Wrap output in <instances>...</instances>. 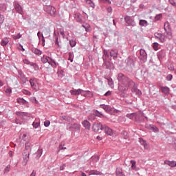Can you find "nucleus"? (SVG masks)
<instances>
[{"label": "nucleus", "instance_id": "f257e3e1", "mask_svg": "<svg viewBox=\"0 0 176 176\" xmlns=\"http://www.w3.org/2000/svg\"><path fill=\"white\" fill-rule=\"evenodd\" d=\"M41 61L43 63V64H46V63H48V64L51 65L52 68H57V66L58 65V63L56 62V60L46 55H43V56H41Z\"/></svg>", "mask_w": 176, "mask_h": 176}, {"label": "nucleus", "instance_id": "f03ea898", "mask_svg": "<svg viewBox=\"0 0 176 176\" xmlns=\"http://www.w3.org/2000/svg\"><path fill=\"white\" fill-rule=\"evenodd\" d=\"M118 81L121 85H134L135 82L129 78V77L126 76L124 74L120 73L118 74Z\"/></svg>", "mask_w": 176, "mask_h": 176}, {"label": "nucleus", "instance_id": "7ed1b4c3", "mask_svg": "<svg viewBox=\"0 0 176 176\" xmlns=\"http://www.w3.org/2000/svg\"><path fill=\"white\" fill-rule=\"evenodd\" d=\"M44 10L48 13V14H50V16H52L53 17H56L57 14V11L56 10V8L52 6H47L45 7Z\"/></svg>", "mask_w": 176, "mask_h": 176}, {"label": "nucleus", "instance_id": "20e7f679", "mask_svg": "<svg viewBox=\"0 0 176 176\" xmlns=\"http://www.w3.org/2000/svg\"><path fill=\"white\" fill-rule=\"evenodd\" d=\"M67 130H69L71 131L72 130H74V131H80V124L78 123H69L67 125Z\"/></svg>", "mask_w": 176, "mask_h": 176}, {"label": "nucleus", "instance_id": "39448f33", "mask_svg": "<svg viewBox=\"0 0 176 176\" xmlns=\"http://www.w3.org/2000/svg\"><path fill=\"white\" fill-rule=\"evenodd\" d=\"M139 60L140 61H142L143 63H146V60H148V54H146V52L144 49H140V56L138 57Z\"/></svg>", "mask_w": 176, "mask_h": 176}, {"label": "nucleus", "instance_id": "423d86ee", "mask_svg": "<svg viewBox=\"0 0 176 176\" xmlns=\"http://www.w3.org/2000/svg\"><path fill=\"white\" fill-rule=\"evenodd\" d=\"M124 21L129 26L135 27V25H137L135 21H134V18H133L131 16H126L124 17Z\"/></svg>", "mask_w": 176, "mask_h": 176}, {"label": "nucleus", "instance_id": "0eeeda50", "mask_svg": "<svg viewBox=\"0 0 176 176\" xmlns=\"http://www.w3.org/2000/svg\"><path fill=\"white\" fill-rule=\"evenodd\" d=\"M30 83L33 90H35V91H38V90H39V84H38L36 78H30Z\"/></svg>", "mask_w": 176, "mask_h": 176}, {"label": "nucleus", "instance_id": "6e6552de", "mask_svg": "<svg viewBox=\"0 0 176 176\" xmlns=\"http://www.w3.org/2000/svg\"><path fill=\"white\" fill-rule=\"evenodd\" d=\"M103 58V67H105L107 69H113L115 68V66L112 64V63L107 60V58L102 57Z\"/></svg>", "mask_w": 176, "mask_h": 176}, {"label": "nucleus", "instance_id": "1a4fd4ad", "mask_svg": "<svg viewBox=\"0 0 176 176\" xmlns=\"http://www.w3.org/2000/svg\"><path fill=\"white\" fill-rule=\"evenodd\" d=\"M131 86L130 84H120L118 85V90L121 91V93H124V91H127L129 90V87L131 89Z\"/></svg>", "mask_w": 176, "mask_h": 176}, {"label": "nucleus", "instance_id": "9d476101", "mask_svg": "<svg viewBox=\"0 0 176 176\" xmlns=\"http://www.w3.org/2000/svg\"><path fill=\"white\" fill-rule=\"evenodd\" d=\"M103 127H104V124H102L101 122H98V123H94L92 129L94 131H95V133H99L100 130L102 131Z\"/></svg>", "mask_w": 176, "mask_h": 176}, {"label": "nucleus", "instance_id": "9b49d317", "mask_svg": "<svg viewBox=\"0 0 176 176\" xmlns=\"http://www.w3.org/2000/svg\"><path fill=\"white\" fill-rule=\"evenodd\" d=\"M102 131H104L105 134L107 135H112L113 134V131L107 124H103Z\"/></svg>", "mask_w": 176, "mask_h": 176}, {"label": "nucleus", "instance_id": "f8f14e48", "mask_svg": "<svg viewBox=\"0 0 176 176\" xmlns=\"http://www.w3.org/2000/svg\"><path fill=\"white\" fill-rule=\"evenodd\" d=\"M22 162V166H27L28 160H30V151L23 153V158Z\"/></svg>", "mask_w": 176, "mask_h": 176}, {"label": "nucleus", "instance_id": "ddd939ff", "mask_svg": "<svg viewBox=\"0 0 176 176\" xmlns=\"http://www.w3.org/2000/svg\"><path fill=\"white\" fill-rule=\"evenodd\" d=\"M18 78H19V79H21V80H22L23 83H26L27 82H28V78L25 77V75L24 74V73H23L21 70L18 71Z\"/></svg>", "mask_w": 176, "mask_h": 176}, {"label": "nucleus", "instance_id": "4468645a", "mask_svg": "<svg viewBox=\"0 0 176 176\" xmlns=\"http://www.w3.org/2000/svg\"><path fill=\"white\" fill-rule=\"evenodd\" d=\"M131 89L132 93H135L136 96H138V97L142 95V92L141 91V90L137 88V85H135V82L134 85H131Z\"/></svg>", "mask_w": 176, "mask_h": 176}, {"label": "nucleus", "instance_id": "2eb2a0df", "mask_svg": "<svg viewBox=\"0 0 176 176\" xmlns=\"http://www.w3.org/2000/svg\"><path fill=\"white\" fill-rule=\"evenodd\" d=\"M16 115L20 118L22 120H25L28 118V113L16 111Z\"/></svg>", "mask_w": 176, "mask_h": 176}, {"label": "nucleus", "instance_id": "dca6fc26", "mask_svg": "<svg viewBox=\"0 0 176 176\" xmlns=\"http://www.w3.org/2000/svg\"><path fill=\"white\" fill-rule=\"evenodd\" d=\"M146 129H148V130H151V131H153V133H159V128H157L156 126L153 124H146L145 125Z\"/></svg>", "mask_w": 176, "mask_h": 176}, {"label": "nucleus", "instance_id": "f3484780", "mask_svg": "<svg viewBox=\"0 0 176 176\" xmlns=\"http://www.w3.org/2000/svg\"><path fill=\"white\" fill-rule=\"evenodd\" d=\"M155 38H157V39H159V41H160V42H162V43L166 42V36L163 34L161 33H156L155 34Z\"/></svg>", "mask_w": 176, "mask_h": 176}, {"label": "nucleus", "instance_id": "a211bd4d", "mask_svg": "<svg viewBox=\"0 0 176 176\" xmlns=\"http://www.w3.org/2000/svg\"><path fill=\"white\" fill-rule=\"evenodd\" d=\"M125 63H126V67L129 68V69H133V67H134V60L133 59L128 58Z\"/></svg>", "mask_w": 176, "mask_h": 176}, {"label": "nucleus", "instance_id": "6ab92c4d", "mask_svg": "<svg viewBox=\"0 0 176 176\" xmlns=\"http://www.w3.org/2000/svg\"><path fill=\"white\" fill-rule=\"evenodd\" d=\"M119 55V51L118 50H111L110 52L111 57H113V60H116L118 58V56Z\"/></svg>", "mask_w": 176, "mask_h": 176}, {"label": "nucleus", "instance_id": "aec40b11", "mask_svg": "<svg viewBox=\"0 0 176 176\" xmlns=\"http://www.w3.org/2000/svg\"><path fill=\"white\" fill-rule=\"evenodd\" d=\"M14 9L16 12H17V13H19V14H23V8H21V6H20V4L15 3Z\"/></svg>", "mask_w": 176, "mask_h": 176}, {"label": "nucleus", "instance_id": "412c9836", "mask_svg": "<svg viewBox=\"0 0 176 176\" xmlns=\"http://www.w3.org/2000/svg\"><path fill=\"white\" fill-rule=\"evenodd\" d=\"M82 89H81L70 90V94H72V96H79L82 94Z\"/></svg>", "mask_w": 176, "mask_h": 176}, {"label": "nucleus", "instance_id": "4be33fe9", "mask_svg": "<svg viewBox=\"0 0 176 176\" xmlns=\"http://www.w3.org/2000/svg\"><path fill=\"white\" fill-rule=\"evenodd\" d=\"M164 164L169 166V167H176V162L175 161H170L166 160L164 161Z\"/></svg>", "mask_w": 176, "mask_h": 176}, {"label": "nucleus", "instance_id": "5701e85b", "mask_svg": "<svg viewBox=\"0 0 176 176\" xmlns=\"http://www.w3.org/2000/svg\"><path fill=\"white\" fill-rule=\"evenodd\" d=\"M81 96H83V97H93V93L90 91H83L82 89Z\"/></svg>", "mask_w": 176, "mask_h": 176}, {"label": "nucleus", "instance_id": "b1692460", "mask_svg": "<svg viewBox=\"0 0 176 176\" xmlns=\"http://www.w3.org/2000/svg\"><path fill=\"white\" fill-rule=\"evenodd\" d=\"M160 89L164 94H166V96L170 94V88H168V87L161 86Z\"/></svg>", "mask_w": 176, "mask_h": 176}, {"label": "nucleus", "instance_id": "393cba45", "mask_svg": "<svg viewBox=\"0 0 176 176\" xmlns=\"http://www.w3.org/2000/svg\"><path fill=\"white\" fill-rule=\"evenodd\" d=\"M82 124L83 127H85L87 130H90V126H91L90 122H89L87 120H85L82 122Z\"/></svg>", "mask_w": 176, "mask_h": 176}, {"label": "nucleus", "instance_id": "a878e982", "mask_svg": "<svg viewBox=\"0 0 176 176\" xmlns=\"http://www.w3.org/2000/svg\"><path fill=\"white\" fill-rule=\"evenodd\" d=\"M24 152H30V153H31V143H30L29 142H27L25 144V151Z\"/></svg>", "mask_w": 176, "mask_h": 176}, {"label": "nucleus", "instance_id": "bb28decb", "mask_svg": "<svg viewBox=\"0 0 176 176\" xmlns=\"http://www.w3.org/2000/svg\"><path fill=\"white\" fill-rule=\"evenodd\" d=\"M58 34L61 35L63 36V39H67L68 41V37L65 36V32L64 31V29H63V28L59 29V30L58 32Z\"/></svg>", "mask_w": 176, "mask_h": 176}, {"label": "nucleus", "instance_id": "cd10ccee", "mask_svg": "<svg viewBox=\"0 0 176 176\" xmlns=\"http://www.w3.org/2000/svg\"><path fill=\"white\" fill-rule=\"evenodd\" d=\"M148 21L145 19H140L139 22V25L141 27H148Z\"/></svg>", "mask_w": 176, "mask_h": 176}, {"label": "nucleus", "instance_id": "c85d7f7f", "mask_svg": "<svg viewBox=\"0 0 176 176\" xmlns=\"http://www.w3.org/2000/svg\"><path fill=\"white\" fill-rule=\"evenodd\" d=\"M74 19L78 21V23H82V16L80 13L74 14Z\"/></svg>", "mask_w": 176, "mask_h": 176}, {"label": "nucleus", "instance_id": "c756f323", "mask_svg": "<svg viewBox=\"0 0 176 176\" xmlns=\"http://www.w3.org/2000/svg\"><path fill=\"white\" fill-rule=\"evenodd\" d=\"M32 126L34 129H38L39 126H41V120L36 119L33 123Z\"/></svg>", "mask_w": 176, "mask_h": 176}, {"label": "nucleus", "instance_id": "7c9ffc66", "mask_svg": "<svg viewBox=\"0 0 176 176\" xmlns=\"http://www.w3.org/2000/svg\"><path fill=\"white\" fill-rule=\"evenodd\" d=\"M139 142L144 146V149H148V144L146 143V141L144 140L142 138H140Z\"/></svg>", "mask_w": 176, "mask_h": 176}, {"label": "nucleus", "instance_id": "2f4dec72", "mask_svg": "<svg viewBox=\"0 0 176 176\" xmlns=\"http://www.w3.org/2000/svg\"><path fill=\"white\" fill-rule=\"evenodd\" d=\"M101 107L106 112H111L112 111V107L109 105L102 104Z\"/></svg>", "mask_w": 176, "mask_h": 176}, {"label": "nucleus", "instance_id": "473e14b6", "mask_svg": "<svg viewBox=\"0 0 176 176\" xmlns=\"http://www.w3.org/2000/svg\"><path fill=\"white\" fill-rule=\"evenodd\" d=\"M57 75L60 78H64V76H65V72H64L63 69H59L57 72Z\"/></svg>", "mask_w": 176, "mask_h": 176}, {"label": "nucleus", "instance_id": "72a5a7b5", "mask_svg": "<svg viewBox=\"0 0 176 176\" xmlns=\"http://www.w3.org/2000/svg\"><path fill=\"white\" fill-rule=\"evenodd\" d=\"M116 174V176H126L123 174V170L120 168H117Z\"/></svg>", "mask_w": 176, "mask_h": 176}, {"label": "nucleus", "instance_id": "f704fd0d", "mask_svg": "<svg viewBox=\"0 0 176 176\" xmlns=\"http://www.w3.org/2000/svg\"><path fill=\"white\" fill-rule=\"evenodd\" d=\"M94 115H95V116H98V118H105V116L102 115V113L98 111V110H95L94 111Z\"/></svg>", "mask_w": 176, "mask_h": 176}, {"label": "nucleus", "instance_id": "c9c22d12", "mask_svg": "<svg viewBox=\"0 0 176 176\" xmlns=\"http://www.w3.org/2000/svg\"><path fill=\"white\" fill-rule=\"evenodd\" d=\"M126 116L129 119H134V118L137 119V113H127Z\"/></svg>", "mask_w": 176, "mask_h": 176}, {"label": "nucleus", "instance_id": "e433bc0d", "mask_svg": "<svg viewBox=\"0 0 176 176\" xmlns=\"http://www.w3.org/2000/svg\"><path fill=\"white\" fill-rule=\"evenodd\" d=\"M32 51V53H34L36 56H41V54H42V51H41V50H38V48H33Z\"/></svg>", "mask_w": 176, "mask_h": 176}, {"label": "nucleus", "instance_id": "4c0bfd02", "mask_svg": "<svg viewBox=\"0 0 176 176\" xmlns=\"http://www.w3.org/2000/svg\"><path fill=\"white\" fill-rule=\"evenodd\" d=\"M100 174H101V173H100V171L97 170H91L89 171V175H88L89 176L90 175H100Z\"/></svg>", "mask_w": 176, "mask_h": 176}, {"label": "nucleus", "instance_id": "58836bf2", "mask_svg": "<svg viewBox=\"0 0 176 176\" xmlns=\"http://www.w3.org/2000/svg\"><path fill=\"white\" fill-rule=\"evenodd\" d=\"M164 30H165L166 32H167L168 31H170V23L165 22L164 25Z\"/></svg>", "mask_w": 176, "mask_h": 176}, {"label": "nucleus", "instance_id": "ea45409f", "mask_svg": "<svg viewBox=\"0 0 176 176\" xmlns=\"http://www.w3.org/2000/svg\"><path fill=\"white\" fill-rule=\"evenodd\" d=\"M8 43H9V39H8V38H4L1 42V46H6V45H8Z\"/></svg>", "mask_w": 176, "mask_h": 176}, {"label": "nucleus", "instance_id": "a19ab883", "mask_svg": "<svg viewBox=\"0 0 176 176\" xmlns=\"http://www.w3.org/2000/svg\"><path fill=\"white\" fill-rule=\"evenodd\" d=\"M68 60L69 61H70L71 63H73L74 61V54L72 52H69L68 53Z\"/></svg>", "mask_w": 176, "mask_h": 176}, {"label": "nucleus", "instance_id": "79ce46f5", "mask_svg": "<svg viewBox=\"0 0 176 176\" xmlns=\"http://www.w3.org/2000/svg\"><path fill=\"white\" fill-rule=\"evenodd\" d=\"M54 35L55 37V44L57 45L58 46H60V42L58 41V36H57V34L56 32H54Z\"/></svg>", "mask_w": 176, "mask_h": 176}, {"label": "nucleus", "instance_id": "37998d69", "mask_svg": "<svg viewBox=\"0 0 176 176\" xmlns=\"http://www.w3.org/2000/svg\"><path fill=\"white\" fill-rule=\"evenodd\" d=\"M43 153V150L42 148H38V151H37V156L36 157L38 159H39V157H41V156H42V153Z\"/></svg>", "mask_w": 176, "mask_h": 176}, {"label": "nucleus", "instance_id": "c03bdc74", "mask_svg": "<svg viewBox=\"0 0 176 176\" xmlns=\"http://www.w3.org/2000/svg\"><path fill=\"white\" fill-rule=\"evenodd\" d=\"M164 56H166V52L164 50H162L160 52H158L159 58H162V57H164Z\"/></svg>", "mask_w": 176, "mask_h": 176}, {"label": "nucleus", "instance_id": "a18cd8bd", "mask_svg": "<svg viewBox=\"0 0 176 176\" xmlns=\"http://www.w3.org/2000/svg\"><path fill=\"white\" fill-rule=\"evenodd\" d=\"M131 164V168L132 170H135L136 168V166H135V164H136V162L135 160H131L130 162Z\"/></svg>", "mask_w": 176, "mask_h": 176}, {"label": "nucleus", "instance_id": "49530a36", "mask_svg": "<svg viewBox=\"0 0 176 176\" xmlns=\"http://www.w3.org/2000/svg\"><path fill=\"white\" fill-rule=\"evenodd\" d=\"M18 102L19 104H23V105L27 104V101L24 100V98H18Z\"/></svg>", "mask_w": 176, "mask_h": 176}, {"label": "nucleus", "instance_id": "de8ad7c7", "mask_svg": "<svg viewBox=\"0 0 176 176\" xmlns=\"http://www.w3.org/2000/svg\"><path fill=\"white\" fill-rule=\"evenodd\" d=\"M162 17H163V14H158L155 16V21H159V20H160V19H162Z\"/></svg>", "mask_w": 176, "mask_h": 176}, {"label": "nucleus", "instance_id": "09e8293b", "mask_svg": "<svg viewBox=\"0 0 176 176\" xmlns=\"http://www.w3.org/2000/svg\"><path fill=\"white\" fill-rule=\"evenodd\" d=\"M122 135L124 140H127V138H129V135L126 131H123L122 132Z\"/></svg>", "mask_w": 176, "mask_h": 176}, {"label": "nucleus", "instance_id": "8fccbe9b", "mask_svg": "<svg viewBox=\"0 0 176 176\" xmlns=\"http://www.w3.org/2000/svg\"><path fill=\"white\" fill-rule=\"evenodd\" d=\"M69 45H70L71 47H75V46H76V41L70 40L69 41Z\"/></svg>", "mask_w": 176, "mask_h": 176}, {"label": "nucleus", "instance_id": "3c124183", "mask_svg": "<svg viewBox=\"0 0 176 176\" xmlns=\"http://www.w3.org/2000/svg\"><path fill=\"white\" fill-rule=\"evenodd\" d=\"M108 80V85L110 87H113V80L112 78H107Z\"/></svg>", "mask_w": 176, "mask_h": 176}, {"label": "nucleus", "instance_id": "603ef678", "mask_svg": "<svg viewBox=\"0 0 176 176\" xmlns=\"http://www.w3.org/2000/svg\"><path fill=\"white\" fill-rule=\"evenodd\" d=\"M5 22V15L0 13V25Z\"/></svg>", "mask_w": 176, "mask_h": 176}, {"label": "nucleus", "instance_id": "864d4df0", "mask_svg": "<svg viewBox=\"0 0 176 176\" xmlns=\"http://www.w3.org/2000/svg\"><path fill=\"white\" fill-rule=\"evenodd\" d=\"M6 5L0 4V11L1 12H6Z\"/></svg>", "mask_w": 176, "mask_h": 176}, {"label": "nucleus", "instance_id": "5fc2aeb1", "mask_svg": "<svg viewBox=\"0 0 176 176\" xmlns=\"http://www.w3.org/2000/svg\"><path fill=\"white\" fill-rule=\"evenodd\" d=\"M86 3L89 5V6H91V8H94V3H93V1H91V0H85Z\"/></svg>", "mask_w": 176, "mask_h": 176}, {"label": "nucleus", "instance_id": "6e6d98bb", "mask_svg": "<svg viewBox=\"0 0 176 176\" xmlns=\"http://www.w3.org/2000/svg\"><path fill=\"white\" fill-rule=\"evenodd\" d=\"M12 38L14 41H17V39H20V38H21V34H18L17 35H14Z\"/></svg>", "mask_w": 176, "mask_h": 176}, {"label": "nucleus", "instance_id": "4d7b16f0", "mask_svg": "<svg viewBox=\"0 0 176 176\" xmlns=\"http://www.w3.org/2000/svg\"><path fill=\"white\" fill-rule=\"evenodd\" d=\"M37 36H38V39H42V38H43L44 36H43V34L41 32H38V33H37Z\"/></svg>", "mask_w": 176, "mask_h": 176}, {"label": "nucleus", "instance_id": "13d9d810", "mask_svg": "<svg viewBox=\"0 0 176 176\" xmlns=\"http://www.w3.org/2000/svg\"><path fill=\"white\" fill-rule=\"evenodd\" d=\"M153 49L154 50H159V43H153Z\"/></svg>", "mask_w": 176, "mask_h": 176}, {"label": "nucleus", "instance_id": "bf43d9fd", "mask_svg": "<svg viewBox=\"0 0 176 176\" xmlns=\"http://www.w3.org/2000/svg\"><path fill=\"white\" fill-rule=\"evenodd\" d=\"M169 1V3H170V5H172L173 6H175V8H176V0H168Z\"/></svg>", "mask_w": 176, "mask_h": 176}, {"label": "nucleus", "instance_id": "052dcab7", "mask_svg": "<svg viewBox=\"0 0 176 176\" xmlns=\"http://www.w3.org/2000/svg\"><path fill=\"white\" fill-rule=\"evenodd\" d=\"M31 65L34 67L35 71H38V69H39V66H38V65L36 63H31Z\"/></svg>", "mask_w": 176, "mask_h": 176}, {"label": "nucleus", "instance_id": "680f3d73", "mask_svg": "<svg viewBox=\"0 0 176 176\" xmlns=\"http://www.w3.org/2000/svg\"><path fill=\"white\" fill-rule=\"evenodd\" d=\"M10 171V165H8L4 169V173H9Z\"/></svg>", "mask_w": 176, "mask_h": 176}, {"label": "nucleus", "instance_id": "e2e57ef3", "mask_svg": "<svg viewBox=\"0 0 176 176\" xmlns=\"http://www.w3.org/2000/svg\"><path fill=\"white\" fill-rule=\"evenodd\" d=\"M45 127H49L50 126V122L49 120H45L44 122Z\"/></svg>", "mask_w": 176, "mask_h": 176}, {"label": "nucleus", "instance_id": "0e129e2a", "mask_svg": "<svg viewBox=\"0 0 176 176\" xmlns=\"http://www.w3.org/2000/svg\"><path fill=\"white\" fill-rule=\"evenodd\" d=\"M23 94H25L26 96H31V92L28 90L24 89L23 91Z\"/></svg>", "mask_w": 176, "mask_h": 176}, {"label": "nucleus", "instance_id": "69168bd1", "mask_svg": "<svg viewBox=\"0 0 176 176\" xmlns=\"http://www.w3.org/2000/svg\"><path fill=\"white\" fill-rule=\"evenodd\" d=\"M6 94H11L12 93V88L8 87L6 89Z\"/></svg>", "mask_w": 176, "mask_h": 176}, {"label": "nucleus", "instance_id": "338daca9", "mask_svg": "<svg viewBox=\"0 0 176 176\" xmlns=\"http://www.w3.org/2000/svg\"><path fill=\"white\" fill-rule=\"evenodd\" d=\"M103 54H104V56H105V57H107V58L109 57V53H108V51L104 50H103Z\"/></svg>", "mask_w": 176, "mask_h": 176}, {"label": "nucleus", "instance_id": "774afa93", "mask_svg": "<svg viewBox=\"0 0 176 176\" xmlns=\"http://www.w3.org/2000/svg\"><path fill=\"white\" fill-rule=\"evenodd\" d=\"M166 80H173V74H168L167 76H166Z\"/></svg>", "mask_w": 176, "mask_h": 176}]
</instances>
